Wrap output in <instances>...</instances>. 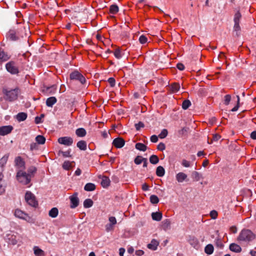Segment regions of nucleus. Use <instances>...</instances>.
<instances>
[{
  "label": "nucleus",
  "mask_w": 256,
  "mask_h": 256,
  "mask_svg": "<svg viewBox=\"0 0 256 256\" xmlns=\"http://www.w3.org/2000/svg\"><path fill=\"white\" fill-rule=\"evenodd\" d=\"M162 228L164 230H169L170 228V221L168 219H166L162 222Z\"/></svg>",
  "instance_id": "nucleus-23"
},
{
  "label": "nucleus",
  "mask_w": 256,
  "mask_h": 256,
  "mask_svg": "<svg viewBox=\"0 0 256 256\" xmlns=\"http://www.w3.org/2000/svg\"><path fill=\"white\" fill-rule=\"evenodd\" d=\"M136 148L142 152H145L147 149V146L144 144L138 142L136 144Z\"/></svg>",
  "instance_id": "nucleus-32"
},
{
  "label": "nucleus",
  "mask_w": 256,
  "mask_h": 256,
  "mask_svg": "<svg viewBox=\"0 0 256 256\" xmlns=\"http://www.w3.org/2000/svg\"><path fill=\"white\" fill-rule=\"evenodd\" d=\"M216 246L220 248H224V244L220 240L218 239L216 240Z\"/></svg>",
  "instance_id": "nucleus-52"
},
{
  "label": "nucleus",
  "mask_w": 256,
  "mask_h": 256,
  "mask_svg": "<svg viewBox=\"0 0 256 256\" xmlns=\"http://www.w3.org/2000/svg\"><path fill=\"white\" fill-rule=\"evenodd\" d=\"M210 216L212 218L216 219L218 216V212L215 210H212L210 212Z\"/></svg>",
  "instance_id": "nucleus-55"
},
{
  "label": "nucleus",
  "mask_w": 256,
  "mask_h": 256,
  "mask_svg": "<svg viewBox=\"0 0 256 256\" xmlns=\"http://www.w3.org/2000/svg\"><path fill=\"white\" fill-rule=\"evenodd\" d=\"M20 92V90L18 88H16L14 89L8 88H3L2 89V93L5 96L6 100L10 102L16 100Z\"/></svg>",
  "instance_id": "nucleus-1"
},
{
  "label": "nucleus",
  "mask_w": 256,
  "mask_h": 256,
  "mask_svg": "<svg viewBox=\"0 0 256 256\" xmlns=\"http://www.w3.org/2000/svg\"><path fill=\"white\" fill-rule=\"evenodd\" d=\"M144 158H142V156H138L135 158L134 162L136 164H140L143 162Z\"/></svg>",
  "instance_id": "nucleus-46"
},
{
  "label": "nucleus",
  "mask_w": 256,
  "mask_h": 256,
  "mask_svg": "<svg viewBox=\"0 0 256 256\" xmlns=\"http://www.w3.org/2000/svg\"><path fill=\"white\" fill-rule=\"evenodd\" d=\"M25 200L26 202L32 207H36L38 206V202L36 200V196L30 192L28 191L25 194Z\"/></svg>",
  "instance_id": "nucleus-5"
},
{
  "label": "nucleus",
  "mask_w": 256,
  "mask_h": 256,
  "mask_svg": "<svg viewBox=\"0 0 256 256\" xmlns=\"http://www.w3.org/2000/svg\"><path fill=\"white\" fill-rule=\"evenodd\" d=\"M105 228H106V230L107 232H110V231L113 230H114V226L111 224H106L105 226Z\"/></svg>",
  "instance_id": "nucleus-54"
},
{
  "label": "nucleus",
  "mask_w": 256,
  "mask_h": 256,
  "mask_svg": "<svg viewBox=\"0 0 256 256\" xmlns=\"http://www.w3.org/2000/svg\"><path fill=\"white\" fill-rule=\"evenodd\" d=\"M108 82L111 86L113 87L115 86L116 80L114 78H110L108 79Z\"/></svg>",
  "instance_id": "nucleus-62"
},
{
  "label": "nucleus",
  "mask_w": 256,
  "mask_h": 256,
  "mask_svg": "<svg viewBox=\"0 0 256 256\" xmlns=\"http://www.w3.org/2000/svg\"><path fill=\"white\" fill-rule=\"evenodd\" d=\"M12 130V127L10 126H3L0 127V135L5 136L10 134Z\"/></svg>",
  "instance_id": "nucleus-14"
},
{
  "label": "nucleus",
  "mask_w": 256,
  "mask_h": 256,
  "mask_svg": "<svg viewBox=\"0 0 256 256\" xmlns=\"http://www.w3.org/2000/svg\"><path fill=\"white\" fill-rule=\"evenodd\" d=\"M8 38L12 41H16L19 39L17 32L16 30H10L6 34Z\"/></svg>",
  "instance_id": "nucleus-13"
},
{
  "label": "nucleus",
  "mask_w": 256,
  "mask_h": 256,
  "mask_svg": "<svg viewBox=\"0 0 256 256\" xmlns=\"http://www.w3.org/2000/svg\"><path fill=\"white\" fill-rule=\"evenodd\" d=\"M150 162L151 164H156L158 162L159 158L157 156L153 154L150 156Z\"/></svg>",
  "instance_id": "nucleus-38"
},
{
  "label": "nucleus",
  "mask_w": 256,
  "mask_h": 256,
  "mask_svg": "<svg viewBox=\"0 0 256 256\" xmlns=\"http://www.w3.org/2000/svg\"><path fill=\"white\" fill-rule=\"evenodd\" d=\"M93 204V201L90 198L86 199L84 202V206L85 208H89L92 206Z\"/></svg>",
  "instance_id": "nucleus-39"
},
{
  "label": "nucleus",
  "mask_w": 256,
  "mask_h": 256,
  "mask_svg": "<svg viewBox=\"0 0 256 256\" xmlns=\"http://www.w3.org/2000/svg\"><path fill=\"white\" fill-rule=\"evenodd\" d=\"M70 152V151L69 150L66 152L60 151L58 152V154H62L64 158H68L71 156Z\"/></svg>",
  "instance_id": "nucleus-50"
},
{
  "label": "nucleus",
  "mask_w": 256,
  "mask_h": 256,
  "mask_svg": "<svg viewBox=\"0 0 256 256\" xmlns=\"http://www.w3.org/2000/svg\"><path fill=\"white\" fill-rule=\"evenodd\" d=\"M176 180L178 182H183L187 178V175L182 172H180L176 174Z\"/></svg>",
  "instance_id": "nucleus-18"
},
{
  "label": "nucleus",
  "mask_w": 256,
  "mask_h": 256,
  "mask_svg": "<svg viewBox=\"0 0 256 256\" xmlns=\"http://www.w3.org/2000/svg\"><path fill=\"white\" fill-rule=\"evenodd\" d=\"M234 32H236V36H238L240 34V24L234 23Z\"/></svg>",
  "instance_id": "nucleus-48"
},
{
  "label": "nucleus",
  "mask_w": 256,
  "mask_h": 256,
  "mask_svg": "<svg viewBox=\"0 0 256 256\" xmlns=\"http://www.w3.org/2000/svg\"><path fill=\"white\" fill-rule=\"evenodd\" d=\"M76 146L80 150H85L86 149V142L84 140H80L78 142Z\"/></svg>",
  "instance_id": "nucleus-28"
},
{
  "label": "nucleus",
  "mask_w": 256,
  "mask_h": 256,
  "mask_svg": "<svg viewBox=\"0 0 256 256\" xmlns=\"http://www.w3.org/2000/svg\"><path fill=\"white\" fill-rule=\"evenodd\" d=\"M125 144L124 140L121 138H117L114 140L112 144L118 148H122Z\"/></svg>",
  "instance_id": "nucleus-12"
},
{
  "label": "nucleus",
  "mask_w": 256,
  "mask_h": 256,
  "mask_svg": "<svg viewBox=\"0 0 256 256\" xmlns=\"http://www.w3.org/2000/svg\"><path fill=\"white\" fill-rule=\"evenodd\" d=\"M220 138H221V136L220 134H212V139L210 140V142H209V140H208V142L210 144H212L213 142H216V141L218 140Z\"/></svg>",
  "instance_id": "nucleus-44"
},
{
  "label": "nucleus",
  "mask_w": 256,
  "mask_h": 256,
  "mask_svg": "<svg viewBox=\"0 0 256 256\" xmlns=\"http://www.w3.org/2000/svg\"><path fill=\"white\" fill-rule=\"evenodd\" d=\"M180 87L178 83H174L170 85V90L172 92H176L180 90Z\"/></svg>",
  "instance_id": "nucleus-33"
},
{
  "label": "nucleus",
  "mask_w": 256,
  "mask_h": 256,
  "mask_svg": "<svg viewBox=\"0 0 256 256\" xmlns=\"http://www.w3.org/2000/svg\"><path fill=\"white\" fill-rule=\"evenodd\" d=\"M18 234L13 232H9L4 236V239L7 242L12 245H15L18 242Z\"/></svg>",
  "instance_id": "nucleus-6"
},
{
  "label": "nucleus",
  "mask_w": 256,
  "mask_h": 256,
  "mask_svg": "<svg viewBox=\"0 0 256 256\" xmlns=\"http://www.w3.org/2000/svg\"><path fill=\"white\" fill-rule=\"evenodd\" d=\"M57 100L54 96L48 98L46 101V104L48 106L52 107L56 102Z\"/></svg>",
  "instance_id": "nucleus-21"
},
{
  "label": "nucleus",
  "mask_w": 256,
  "mask_h": 256,
  "mask_svg": "<svg viewBox=\"0 0 256 256\" xmlns=\"http://www.w3.org/2000/svg\"><path fill=\"white\" fill-rule=\"evenodd\" d=\"M16 179L18 182L23 185H28V187H30L32 178L26 172L22 170H18L16 174Z\"/></svg>",
  "instance_id": "nucleus-2"
},
{
  "label": "nucleus",
  "mask_w": 256,
  "mask_h": 256,
  "mask_svg": "<svg viewBox=\"0 0 256 256\" xmlns=\"http://www.w3.org/2000/svg\"><path fill=\"white\" fill-rule=\"evenodd\" d=\"M76 134L78 137H84L86 135V132L84 128H78L76 130Z\"/></svg>",
  "instance_id": "nucleus-27"
},
{
  "label": "nucleus",
  "mask_w": 256,
  "mask_h": 256,
  "mask_svg": "<svg viewBox=\"0 0 256 256\" xmlns=\"http://www.w3.org/2000/svg\"><path fill=\"white\" fill-rule=\"evenodd\" d=\"M70 79L79 81L82 84L86 82L84 76L77 70H74L70 74Z\"/></svg>",
  "instance_id": "nucleus-8"
},
{
  "label": "nucleus",
  "mask_w": 256,
  "mask_h": 256,
  "mask_svg": "<svg viewBox=\"0 0 256 256\" xmlns=\"http://www.w3.org/2000/svg\"><path fill=\"white\" fill-rule=\"evenodd\" d=\"M38 149V144L35 142H32L30 145V150H33Z\"/></svg>",
  "instance_id": "nucleus-63"
},
{
  "label": "nucleus",
  "mask_w": 256,
  "mask_h": 256,
  "mask_svg": "<svg viewBox=\"0 0 256 256\" xmlns=\"http://www.w3.org/2000/svg\"><path fill=\"white\" fill-rule=\"evenodd\" d=\"M147 40H148V39H147L146 37L144 35L140 36L139 38V41H140V43H141L142 44H144L146 43L147 42Z\"/></svg>",
  "instance_id": "nucleus-51"
},
{
  "label": "nucleus",
  "mask_w": 256,
  "mask_h": 256,
  "mask_svg": "<svg viewBox=\"0 0 256 256\" xmlns=\"http://www.w3.org/2000/svg\"><path fill=\"white\" fill-rule=\"evenodd\" d=\"M6 191V186L3 182L0 183V195H2Z\"/></svg>",
  "instance_id": "nucleus-53"
},
{
  "label": "nucleus",
  "mask_w": 256,
  "mask_h": 256,
  "mask_svg": "<svg viewBox=\"0 0 256 256\" xmlns=\"http://www.w3.org/2000/svg\"><path fill=\"white\" fill-rule=\"evenodd\" d=\"M168 132L166 129H163L158 136L160 138H164L168 136Z\"/></svg>",
  "instance_id": "nucleus-49"
},
{
  "label": "nucleus",
  "mask_w": 256,
  "mask_h": 256,
  "mask_svg": "<svg viewBox=\"0 0 256 256\" xmlns=\"http://www.w3.org/2000/svg\"><path fill=\"white\" fill-rule=\"evenodd\" d=\"M110 224H111L113 226L115 225L116 224V220L114 216H110L108 218Z\"/></svg>",
  "instance_id": "nucleus-58"
},
{
  "label": "nucleus",
  "mask_w": 256,
  "mask_h": 256,
  "mask_svg": "<svg viewBox=\"0 0 256 256\" xmlns=\"http://www.w3.org/2000/svg\"><path fill=\"white\" fill-rule=\"evenodd\" d=\"M6 70L12 74H16L19 73L18 68L16 63L14 61H10L6 64Z\"/></svg>",
  "instance_id": "nucleus-7"
},
{
  "label": "nucleus",
  "mask_w": 256,
  "mask_h": 256,
  "mask_svg": "<svg viewBox=\"0 0 256 256\" xmlns=\"http://www.w3.org/2000/svg\"><path fill=\"white\" fill-rule=\"evenodd\" d=\"M110 180L108 177L106 176H103L102 177L101 184L103 188H106L110 186Z\"/></svg>",
  "instance_id": "nucleus-20"
},
{
  "label": "nucleus",
  "mask_w": 256,
  "mask_h": 256,
  "mask_svg": "<svg viewBox=\"0 0 256 256\" xmlns=\"http://www.w3.org/2000/svg\"><path fill=\"white\" fill-rule=\"evenodd\" d=\"M242 18V15L239 11H238L234 14V23L240 24V20Z\"/></svg>",
  "instance_id": "nucleus-42"
},
{
  "label": "nucleus",
  "mask_w": 256,
  "mask_h": 256,
  "mask_svg": "<svg viewBox=\"0 0 256 256\" xmlns=\"http://www.w3.org/2000/svg\"><path fill=\"white\" fill-rule=\"evenodd\" d=\"M152 218L154 220L160 221L162 218V214L160 212H152Z\"/></svg>",
  "instance_id": "nucleus-26"
},
{
  "label": "nucleus",
  "mask_w": 256,
  "mask_h": 256,
  "mask_svg": "<svg viewBox=\"0 0 256 256\" xmlns=\"http://www.w3.org/2000/svg\"><path fill=\"white\" fill-rule=\"evenodd\" d=\"M96 185L94 184L89 182L85 185L84 190L87 192H90L96 189Z\"/></svg>",
  "instance_id": "nucleus-25"
},
{
  "label": "nucleus",
  "mask_w": 256,
  "mask_h": 256,
  "mask_svg": "<svg viewBox=\"0 0 256 256\" xmlns=\"http://www.w3.org/2000/svg\"><path fill=\"white\" fill-rule=\"evenodd\" d=\"M158 244L159 242L157 240L152 239L150 242V243L148 244L147 246L149 249L155 250L157 249Z\"/></svg>",
  "instance_id": "nucleus-17"
},
{
  "label": "nucleus",
  "mask_w": 256,
  "mask_h": 256,
  "mask_svg": "<svg viewBox=\"0 0 256 256\" xmlns=\"http://www.w3.org/2000/svg\"><path fill=\"white\" fill-rule=\"evenodd\" d=\"M36 171V168L34 166H32L28 170L26 174H28V176H30L31 178H32V177H34Z\"/></svg>",
  "instance_id": "nucleus-40"
},
{
  "label": "nucleus",
  "mask_w": 256,
  "mask_h": 256,
  "mask_svg": "<svg viewBox=\"0 0 256 256\" xmlns=\"http://www.w3.org/2000/svg\"><path fill=\"white\" fill-rule=\"evenodd\" d=\"M72 162L68 160L64 162L62 164V168L66 170H70L72 166Z\"/></svg>",
  "instance_id": "nucleus-41"
},
{
  "label": "nucleus",
  "mask_w": 256,
  "mask_h": 256,
  "mask_svg": "<svg viewBox=\"0 0 256 256\" xmlns=\"http://www.w3.org/2000/svg\"><path fill=\"white\" fill-rule=\"evenodd\" d=\"M9 154H7L4 156L0 160V167L2 168L6 163Z\"/></svg>",
  "instance_id": "nucleus-34"
},
{
  "label": "nucleus",
  "mask_w": 256,
  "mask_h": 256,
  "mask_svg": "<svg viewBox=\"0 0 256 256\" xmlns=\"http://www.w3.org/2000/svg\"><path fill=\"white\" fill-rule=\"evenodd\" d=\"M152 142H156L158 141V137L156 135H152L150 138Z\"/></svg>",
  "instance_id": "nucleus-64"
},
{
  "label": "nucleus",
  "mask_w": 256,
  "mask_h": 256,
  "mask_svg": "<svg viewBox=\"0 0 256 256\" xmlns=\"http://www.w3.org/2000/svg\"><path fill=\"white\" fill-rule=\"evenodd\" d=\"M10 58V56L4 50L0 48V62H4L8 60Z\"/></svg>",
  "instance_id": "nucleus-15"
},
{
  "label": "nucleus",
  "mask_w": 256,
  "mask_h": 256,
  "mask_svg": "<svg viewBox=\"0 0 256 256\" xmlns=\"http://www.w3.org/2000/svg\"><path fill=\"white\" fill-rule=\"evenodd\" d=\"M214 248L212 244L206 245L204 248V252L208 254H211L213 253Z\"/></svg>",
  "instance_id": "nucleus-30"
},
{
  "label": "nucleus",
  "mask_w": 256,
  "mask_h": 256,
  "mask_svg": "<svg viewBox=\"0 0 256 256\" xmlns=\"http://www.w3.org/2000/svg\"><path fill=\"white\" fill-rule=\"evenodd\" d=\"M144 127V124L141 122L135 124V128L137 130H139L141 128Z\"/></svg>",
  "instance_id": "nucleus-56"
},
{
  "label": "nucleus",
  "mask_w": 256,
  "mask_h": 256,
  "mask_svg": "<svg viewBox=\"0 0 256 256\" xmlns=\"http://www.w3.org/2000/svg\"><path fill=\"white\" fill-rule=\"evenodd\" d=\"M27 118V114L25 112H20L16 115V119L18 122L24 120Z\"/></svg>",
  "instance_id": "nucleus-31"
},
{
  "label": "nucleus",
  "mask_w": 256,
  "mask_h": 256,
  "mask_svg": "<svg viewBox=\"0 0 256 256\" xmlns=\"http://www.w3.org/2000/svg\"><path fill=\"white\" fill-rule=\"evenodd\" d=\"M230 250L235 252H240L242 250V248L239 245L233 243L230 245Z\"/></svg>",
  "instance_id": "nucleus-19"
},
{
  "label": "nucleus",
  "mask_w": 256,
  "mask_h": 256,
  "mask_svg": "<svg viewBox=\"0 0 256 256\" xmlns=\"http://www.w3.org/2000/svg\"><path fill=\"white\" fill-rule=\"evenodd\" d=\"M231 96L229 94H226L224 96V104L226 105H228L230 101Z\"/></svg>",
  "instance_id": "nucleus-57"
},
{
  "label": "nucleus",
  "mask_w": 256,
  "mask_h": 256,
  "mask_svg": "<svg viewBox=\"0 0 256 256\" xmlns=\"http://www.w3.org/2000/svg\"><path fill=\"white\" fill-rule=\"evenodd\" d=\"M165 174V170L162 166H158L156 170V174L160 177L163 176Z\"/></svg>",
  "instance_id": "nucleus-29"
},
{
  "label": "nucleus",
  "mask_w": 256,
  "mask_h": 256,
  "mask_svg": "<svg viewBox=\"0 0 256 256\" xmlns=\"http://www.w3.org/2000/svg\"><path fill=\"white\" fill-rule=\"evenodd\" d=\"M34 254L36 256H44V251L40 248L38 246H35L34 248Z\"/></svg>",
  "instance_id": "nucleus-24"
},
{
  "label": "nucleus",
  "mask_w": 256,
  "mask_h": 256,
  "mask_svg": "<svg viewBox=\"0 0 256 256\" xmlns=\"http://www.w3.org/2000/svg\"><path fill=\"white\" fill-rule=\"evenodd\" d=\"M182 166L186 168H188L190 166V162L186 160H182Z\"/></svg>",
  "instance_id": "nucleus-61"
},
{
  "label": "nucleus",
  "mask_w": 256,
  "mask_h": 256,
  "mask_svg": "<svg viewBox=\"0 0 256 256\" xmlns=\"http://www.w3.org/2000/svg\"><path fill=\"white\" fill-rule=\"evenodd\" d=\"M15 165L18 168H23L24 166V162L20 156H17L14 160Z\"/></svg>",
  "instance_id": "nucleus-16"
},
{
  "label": "nucleus",
  "mask_w": 256,
  "mask_h": 256,
  "mask_svg": "<svg viewBox=\"0 0 256 256\" xmlns=\"http://www.w3.org/2000/svg\"><path fill=\"white\" fill-rule=\"evenodd\" d=\"M36 140L37 144H43L45 143L46 138L44 136L42 135H38L36 136Z\"/></svg>",
  "instance_id": "nucleus-36"
},
{
  "label": "nucleus",
  "mask_w": 256,
  "mask_h": 256,
  "mask_svg": "<svg viewBox=\"0 0 256 256\" xmlns=\"http://www.w3.org/2000/svg\"><path fill=\"white\" fill-rule=\"evenodd\" d=\"M188 242L194 248L198 250L200 247L199 242L197 238L193 236H190L188 239Z\"/></svg>",
  "instance_id": "nucleus-11"
},
{
  "label": "nucleus",
  "mask_w": 256,
  "mask_h": 256,
  "mask_svg": "<svg viewBox=\"0 0 256 256\" xmlns=\"http://www.w3.org/2000/svg\"><path fill=\"white\" fill-rule=\"evenodd\" d=\"M113 53L114 56L116 58L120 59L122 58V54L120 48H116V50H115Z\"/></svg>",
  "instance_id": "nucleus-45"
},
{
  "label": "nucleus",
  "mask_w": 256,
  "mask_h": 256,
  "mask_svg": "<svg viewBox=\"0 0 256 256\" xmlns=\"http://www.w3.org/2000/svg\"><path fill=\"white\" fill-rule=\"evenodd\" d=\"M73 139L70 136L60 137L58 139V142L60 144H64L66 146H70L73 143Z\"/></svg>",
  "instance_id": "nucleus-9"
},
{
  "label": "nucleus",
  "mask_w": 256,
  "mask_h": 256,
  "mask_svg": "<svg viewBox=\"0 0 256 256\" xmlns=\"http://www.w3.org/2000/svg\"><path fill=\"white\" fill-rule=\"evenodd\" d=\"M150 202L152 204H156L159 202V199L158 197L156 195H152L150 196Z\"/></svg>",
  "instance_id": "nucleus-47"
},
{
  "label": "nucleus",
  "mask_w": 256,
  "mask_h": 256,
  "mask_svg": "<svg viewBox=\"0 0 256 256\" xmlns=\"http://www.w3.org/2000/svg\"><path fill=\"white\" fill-rule=\"evenodd\" d=\"M157 148L159 150L163 151L166 148L165 144L162 142H160L158 145Z\"/></svg>",
  "instance_id": "nucleus-59"
},
{
  "label": "nucleus",
  "mask_w": 256,
  "mask_h": 256,
  "mask_svg": "<svg viewBox=\"0 0 256 256\" xmlns=\"http://www.w3.org/2000/svg\"><path fill=\"white\" fill-rule=\"evenodd\" d=\"M191 105V102L188 100H186L183 101L182 106L184 110H186Z\"/></svg>",
  "instance_id": "nucleus-43"
},
{
  "label": "nucleus",
  "mask_w": 256,
  "mask_h": 256,
  "mask_svg": "<svg viewBox=\"0 0 256 256\" xmlns=\"http://www.w3.org/2000/svg\"><path fill=\"white\" fill-rule=\"evenodd\" d=\"M58 214V210L57 208H52L48 212V216L52 218H56Z\"/></svg>",
  "instance_id": "nucleus-22"
},
{
  "label": "nucleus",
  "mask_w": 256,
  "mask_h": 256,
  "mask_svg": "<svg viewBox=\"0 0 256 256\" xmlns=\"http://www.w3.org/2000/svg\"><path fill=\"white\" fill-rule=\"evenodd\" d=\"M192 178L196 181H198L201 178H202V175L196 171H194L192 172Z\"/></svg>",
  "instance_id": "nucleus-35"
},
{
  "label": "nucleus",
  "mask_w": 256,
  "mask_h": 256,
  "mask_svg": "<svg viewBox=\"0 0 256 256\" xmlns=\"http://www.w3.org/2000/svg\"><path fill=\"white\" fill-rule=\"evenodd\" d=\"M14 216L20 219L24 220L30 223H34V220L32 216H29L28 214L24 212L20 209L16 210Z\"/></svg>",
  "instance_id": "nucleus-4"
},
{
  "label": "nucleus",
  "mask_w": 256,
  "mask_h": 256,
  "mask_svg": "<svg viewBox=\"0 0 256 256\" xmlns=\"http://www.w3.org/2000/svg\"><path fill=\"white\" fill-rule=\"evenodd\" d=\"M254 238V234L248 230H243L238 238L239 241L250 242Z\"/></svg>",
  "instance_id": "nucleus-3"
},
{
  "label": "nucleus",
  "mask_w": 256,
  "mask_h": 256,
  "mask_svg": "<svg viewBox=\"0 0 256 256\" xmlns=\"http://www.w3.org/2000/svg\"><path fill=\"white\" fill-rule=\"evenodd\" d=\"M119 8L116 4H112L110 8V12L112 14H116L118 12Z\"/></svg>",
  "instance_id": "nucleus-37"
},
{
  "label": "nucleus",
  "mask_w": 256,
  "mask_h": 256,
  "mask_svg": "<svg viewBox=\"0 0 256 256\" xmlns=\"http://www.w3.org/2000/svg\"><path fill=\"white\" fill-rule=\"evenodd\" d=\"M236 98H237V104L234 108H232V112H236V111L238 110V108H239V103H240V96H237Z\"/></svg>",
  "instance_id": "nucleus-60"
},
{
  "label": "nucleus",
  "mask_w": 256,
  "mask_h": 256,
  "mask_svg": "<svg viewBox=\"0 0 256 256\" xmlns=\"http://www.w3.org/2000/svg\"><path fill=\"white\" fill-rule=\"evenodd\" d=\"M70 208H74L78 206L79 199L78 197V193L75 192L72 196H70Z\"/></svg>",
  "instance_id": "nucleus-10"
}]
</instances>
